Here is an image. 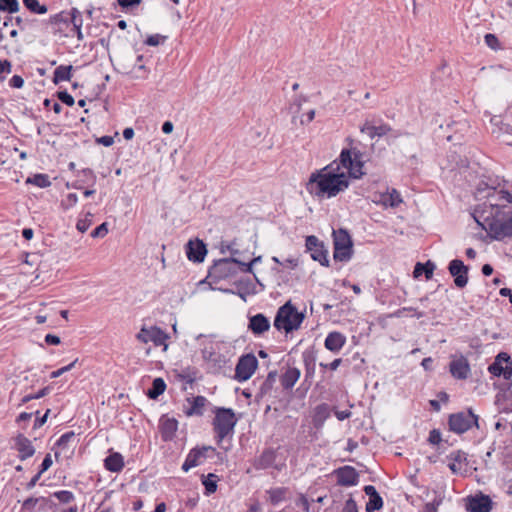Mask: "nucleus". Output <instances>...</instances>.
<instances>
[{"label":"nucleus","mask_w":512,"mask_h":512,"mask_svg":"<svg viewBox=\"0 0 512 512\" xmlns=\"http://www.w3.org/2000/svg\"><path fill=\"white\" fill-rule=\"evenodd\" d=\"M363 166L360 150L343 149L337 160L311 174L307 190L318 197H335L348 188V177L360 179L365 174Z\"/></svg>","instance_id":"obj_1"},{"label":"nucleus","mask_w":512,"mask_h":512,"mask_svg":"<svg viewBox=\"0 0 512 512\" xmlns=\"http://www.w3.org/2000/svg\"><path fill=\"white\" fill-rule=\"evenodd\" d=\"M304 317V314L298 312L295 306L288 301L277 310L274 327L288 334L300 328Z\"/></svg>","instance_id":"obj_2"},{"label":"nucleus","mask_w":512,"mask_h":512,"mask_svg":"<svg viewBox=\"0 0 512 512\" xmlns=\"http://www.w3.org/2000/svg\"><path fill=\"white\" fill-rule=\"evenodd\" d=\"M237 423L235 413L230 408H217L215 418L213 420V427L216 433L218 442H221L226 436L233 432Z\"/></svg>","instance_id":"obj_3"},{"label":"nucleus","mask_w":512,"mask_h":512,"mask_svg":"<svg viewBox=\"0 0 512 512\" xmlns=\"http://www.w3.org/2000/svg\"><path fill=\"white\" fill-rule=\"evenodd\" d=\"M334 252L336 261L348 262L353 255V242L350 234L345 229L333 231Z\"/></svg>","instance_id":"obj_4"},{"label":"nucleus","mask_w":512,"mask_h":512,"mask_svg":"<svg viewBox=\"0 0 512 512\" xmlns=\"http://www.w3.org/2000/svg\"><path fill=\"white\" fill-rule=\"evenodd\" d=\"M478 419V416L471 409L453 413L448 418L449 429L456 434H463L473 426L478 428Z\"/></svg>","instance_id":"obj_5"},{"label":"nucleus","mask_w":512,"mask_h":512,"mask_svg":"<svg viewBox=\"0 0 512 512\" xmlns=\"http://www.w3.org/2000/svg\"><path fill=\"white\" fill-rule=\"evenodd\" d=\"M169 338L168 334L157 326H143L140 331L136 334V339L143 343H153L154 346H163V350L166 351L168 345L166 343Z\"/></svg>","instance_id":"obj_6"},{"label":"nucleus","mask_w":512,"mask_h":512,"mask_svg":"<svg viewBox=\"0 0 512 512\" xmlns=\"http://www.w3.org/2000/svg\"><path fill=\"white\" fill-rule=\"evenodd\" d=\"M258 360L252 353L241 356L235 367V379L239 382L247 381L254 374Z\"/></svg>","instance_id":"obj_7"},{"label":"nucleus","mask_w":512,"mask_h":512,"mask_svg":"<svg viewBox=\"0 0 512 512\" xmlns=\"http://www.w3.org/2000/svg\"><path fill=\"white\" fill-rule=\"evenodd\" d=\"M305 246L314 261H318L322 266H329V260L327 257L328 251L322 241H320L316 236L310 235L306 237Z\"/></svg>","instance_id":"obj_8"},{"label":"nucleus","mask_w":512,"mask_h":512,"mask_svg":"<svg viewBox=\"0 0 512 512\" xmlns=\"http://www.w3.org/2000/svg\"><path fill=\"white\" fill-rule=\"evenodd\" d=\"M490 236L498 241L512 237V216L505 220H495L489 224Z\"/></svg>","instance_id":"obj_9"},{"label":"nucleus","mask_w":512,"mask_h":512,"mask_svg":"<svg viewBox=\"0 0 512 512\" xmlns=\"http://www.w3.org/2000/svg\"><path fill=\"white\" fill-rule=\"evenodd\" d=\"M208 452H214V448L211 446H203L202 448L192 449L182 465V470L187 472L191 468L201 465L207 458Z\"/></svg>","instance_id":"obj_10"},{"label":"nucleus","mask_w":512,"mask_h":512,"mask_svg":"<svg viewBox=\"0 0 512 512\" xmlns=\"http://www.w3.org/2000/svg\"><path fill=\"white\" fill-rule=\"evenodd\" d=\"M485 197L487 199L485 205L488 204L492 208L504 207L512 203V194L503 189L488 188Z\"/></svg>","instance_id":"obj_11"},{"label":"nucleus","mask_w":512,"mask_h":512,"mask_svg":"<svg viewBox=\"0 0 512 512\" xmlns=\"http://www.w3.org/2000/svg\"><path fill=\"white\" fill-rule=\"evenodd\" d=\"M337 484L340 486H355L359 482V473L352 466H343L334 471Z\"/></svg>","instance_id":"obj_12"},{"label":"nucleus","mask_w":512,"mask_h":512,"mask_svg":"<svg viewBox=\"0 0 512 512\" xmlns=\"http://www.w3.org/2000/svg\"><path fill=\"white\" fill-rule=\"evenodd\" d=\"M449 273L454 277L456 287L463 288L468 283V267L463 261L454 259L449 263Z\"/></svg>","instance_id":"obj_13"},{"label":"nucleus","mask_w":512,"mask_h":512,"mask_svg":"<svg viewBox=\"0 0 512 512\" xmlns=\"http://www.w3.org/2000/svg\"><path fill=\"white\" fill-rule=\"evenodd\" d=\"M235 265L240 266V261L234 257L221 259L213 266L210 274L217 278H226L236 272Z\"/></svg>","instance_id":"obj_14"},{"label":"nucleus","mask_w":512,"mask_h":512,"mask_svg":"<svg viewBox=\"0 0 512 512\" xmlns=\"http://www.w3.org/2000/svg\"><path fill=\"white\" fill-rule=\"evenodd\" d=\"M451 375L459 380H465L470 375V365L464 356L453 358L449 365Z\"/></svg>","instance_id":"obj_15"},{"label":"nucleus","mask_w":512,"mask_h":512,"mask_svg":"<svg viewBox=\"0 0 512 512\" xmlns=\"http://www.w3.org/2000/svg\"><path fill=\"white\" fill-rule=\"evenodd\" d=\"M14 447L18 451L19 459L22 461L32 457L35 453L32 442L23 434H18L14 438Z\"/></svg>","instance_id":"obj_16"},{"label":"nucleus","mask_w":512,"mask_h":512,"mask_svg":"<svg viewBox=\"0 0 512 512\" xmlns=\"http://www.w3.org/2000/svg\"><path fill=\"white\" fill-rule=\"evenodd\" d=\"M466 509L469 512H490L492 509V502L489 496L481 494L468 498Z\"/></svg>","instance_id":"obj_17"},{"label":"nucleus","mask_w":512,"mask_h":512,"mask_svg":"<svg viewBox=\"0 0 512 512\" xmlns=\"http://www.w3.org/2000/svg\"><path fill=\"white\" fill-rule=\"evenodd\" d=\"M206 253V246L201 240H190L186 245L187 257L193 262H202Z\"/></svg>","instance_id":"obj_18"},{"label":"nucleus","mask_w":512,"mask_h":512,"mask_svg":"<svg viewBox=\"0 0 512 512\" xmlns=\"http://www.w3.org/2000/svg\"><path fill=\"white\" fill-rule=\"evenodd\" d=\"M248 329L254 335H262L270 329V321L265 315L258 313L249 318Z\"/></svg>","instance_id":"obj_19"},{"label":"nucleus","mask_w":512,"mask_h":512,"mask_svg":"<svg viewBox=\"0 0 512 512\" xmlns=\"http://www.w3.org/2000/svg\"><path fill=\"white\" fill-rule=\"evenodd\" d=\"M346 343V337L337 331L330 332L324 342L325 348L333 353L339 352Z\"/></svg>","instance_id":"obj_20"},{"label":"nucleus","mask_w":512,"mask_h":512,"mask_svg":"<svg viewBox=\"0 0 512 512\" xmlns=\"http://www.w3.org/2000/svg\"><path fill=\"white\" fill-rule=\"evenodd\" d=\"M300 375L301 372L298 368L288 367L280 378L282 387L286 390L292 389L299 380Z\"/></svg>","instance_id":"obj_21"},{"label":"nucleus","mask_w":512,"mask_h":512,"mask_svg":"<svg viewBox=\"0 0 512 512\" xmlns=\"http://www.w3.org/2000/svg\"><path fill=\"white\" fill-rule=\"evenodd\" d=\"M391 131V128L387 124H382L379 126L371 125L370 123L366 122L361 127V132L368 135L371 139H374L375 137H382L388 134Z\"/></svg>","instance_id":"obj_22"},{"label":"nucleus","mask_w":512,"mask_h":512,"mask_svg":"<svg viewBox=\"0 0 512 512\" xmlns=\"http://www.w3.org/2000/svg\"><path fill=\"white\" fill-rule=\"evenodd\" d=\"M178 422L174 418L161 419V434L165 441L171 440L177 431Z\"/></svg>","instance_id":"obj_23"},{"label":"nucleus","mask_w":512,"mask_h":512,"mask_svg":"<svg viewBox=\"0 0 512 512\" xmlns=\"http://www.w3.org/2000/svg\"><path fill=\"white\" fill-rule=\"evenodd\" d=\"M124 466V460L121 454L113 453L105 459V467L111 472H119Z\"/></svg>","instance_id":"obj_24"},{"label":"nucleus","mask_w":512,"mask_h":512,"mask_svg":"<svg viewBox=\"0 0 512 512\" xmlns=\"http://www.w3.org/2000/svg\"><path fill=\"white\" fill-rule=\"evenodd\" d=\"M380 201L386 207L395 208L402 203V197L396 189H392L387 194H383Z\"/></svg>","instance_id":"obj_25"},{"label":"nucleus","mask_w":512,"mask_h":512,"mask_svg":"<svg viewBox=\"0 0 512 512\" xmlns=\"http://www.w3.org/2000/svg\"><path fill=\"white\" fill-rule=\"evenodd\" d=\"M72 65H60L54 70L53 83L58 84L62 81H69L71 79Z\"/></svg>","instance_id":"obj_26"},{"label":"nucleus","mask_w":512,"mask_h":512,"mask_svg":"<svg viewBox=\"0 0 512 512\" xmlns=\"http://www.w3.org/2000/svg\"><path fill=\"white\" fill-rule=\"evenodd\" d=\"M329 415H330V412H329L328 405H326V404L318 405L315 408V413L313 416L314 426L317 428L321 427L323 425V423L325 422V420L329 417Z\"/></svg>","instance_id":"obj_27"},{"label":"nucleus","mask_w":512,"mask_h":512,"mask_svg":"<svg viewBox=\"0 0 512 512\" xmlns=\"http://www.w3.org/2000/svg\"><path fill=\"white\" fill-rule=\"evenodd\" d=\"M277 378V372L276 371H270L266 377V379L262 382L258 396L263 398L267 394H269L273 388L274 383L276 382Z\"/></svg>","instance_id":"obj_28"},{"label":"nucleus","mask_w":512,"mask_h":512,"mask_svg":"<svg viewBox=\"0 0 512 512\" xmlns=\"http://www.w3.org/2000/svg\"><path fill=\"white\" fill-rule=\"evenodd\" d=\"M207 399L203 396H196L191 402V407L186 411L187 415H202Z\"/></svg>","instance_id":"obj_29"},{"label":"nucleus","mask_w":512,"mask_h":512,"mask_svg":"<svg viewBox=\"0 0 512 512\" xmlns=\"http://www.w3.org/2000/svg\"><path fill=\"white\" fill-rule=\"evenodd\" d=\"M27 184L35 185L39 188H47L51 185L50 178L47 174H34L26 179Z\"/></svg>","instance_id":"obj_30"},{"label":"nucleus","mask_w":512,"mask_h":512,"mask_svg":"<svg viewBox=\"0 0 512 512\" xmlns=\"http://www.w3.org/2000/svg\"><path fill=\"white\" fill-rule=\"evenodd\" d=\"M166 384L162 378H155L152 382V388L148 390V397L150 399H156L164 393Z\"/></svg>","instance_id":"obj_31"},{"label":"nucleus","mask_w":512,"mask_h":512,"mask_svg":"<svg viewBox=\"0 0 512 512\" xmlns=\"http://www.w3.org/2000/svg\"><path fill=\"white\" fill-rule=\"evenodd\" d=\"M434 270H435V264L431 261H427L425 264L417 263L414 268L413 274H414V277H418L424 272L426 278L430 279L433 275Z\"/></svg>","instance_id":"obj_32"},{"label":"nucleus","mask_w":512,"mask_h":512,"mask_svg":"<svg viewBox=\"0 0 512 512\" xmlns=\"http://www.w3.org/2000/svg\"><path fill=\"white\" fill-rule=\"evenodd\" d=\"M501 360H504L506 362H509L510 357L506 353H500L493 364H491L488 368L489 372L493 374L494 376H501V373H503L504 366L501 364Z\"/></svg>","instance_id":"obj_33"},{"label":"nucleus","mask_w":512,"mask_h":512,"mask_svg":"<svg viewBox=\"0 0 512 512\" xmlns=\"http://www.w3.org/2000/svg\"><path fill=\"white\" fill-rule=\"evenodd\" d=\"M25 7L35 14H45L48 9L45 5L40 4L38 0H23Z\"/></svg>","instance_id":"obj_34"},{"label":"nucleus","mask_w":512,"mask_h":512,"mask_svg":"<svg viewBox=\"0 0 512 512\" xmlns=\"http://www.w3.org/2000/svg\"><path fill=\"white\" fill-rule=\"evenodd\" d=\"M286 488H274L268 491L270 502L276 505L285 499Z\"/></svg>","instance_id":"obj_35"},{"label":"nucleus","mask_w":512,"mask_h":512,"mask_svg":"<svg viewBox=\"0 0 512 512\" xmlns=\"http://www.w3.org/2000/svg\"><path fill=\"white\" fill-rule=\"evenodd\" d=\"M383 506V500L380 495L370 497L366 504V512H374Z\"/></svg>","instance_id":"obj_36"},{"label":"nucleus","mask_w":512,"mask_h":512,"mask_svg":"<svg viewBox=\"0 0 512 512\" xmlns=\"http://www.w3.org/2000/svg\"><path fill=\"white\" fill-rule=\"evenodd\" d=\"M19 10L18 0H0V11L15 13Z\"/></svg>","instance_id":"obj_37"},{"label":"nucleus","mask_w":512,"mask_h":512,"mask_svg":"<svg viewBox=\"0 0 512 512\" xmlns=\"http://www.w3.org/2000/svg\"><path fill=\"white\" fill-rule=\"evenodd\" d=\"M202 357L208 362H219V355L216 353L215 348L211 346H207L202 350Z\"/></svg>","instance_id":"obj_38"},{"label":"nucleus","mask_w":512,"mask_h":512,"mask_svg":"<svg viewBox=\"0 0 512 512\" xmlns=\"http://www.w3.org/2000/svg\"><path fill=\"white\" fill-rule=\"evenodd\" d=\"M53 496L56 497L61 503L65 504L70 503L75 499L74 494L68 490L56 491L53 493Z\"/></svg>","instance_id":"obj_39"},{"label":"nucleus","mask_w":512,"mask_h":512,"mask_svg":"<svg viewBox=\"0 0 512 512\" xmlns=\"http://www.w3.org/2000/svg\"><path fill=\"white\" fill-rule=\"evenodd\" d=\"M93 214L87 213L83 219L78 220L76 228L81 233L86 232L92 224Z\"/></svg>","instance_id":"obj_40"},{"label":"nucleus","mask_w":512,"mask_h":512,"mask_svg":"<svg viewBox=\"0 0 512 512\" xmlns=\"http://www.w3.org/2000/svg\"><path fill=\"white\" fill-rule=\"evenodd\" d=\"M216 477L214 474H209L207 477H204L202 483L206 489L207 494H212L217 489V484L215 480H212V478Z\"/></svg>","instance_id":"obj_41"},{"label":"nucleus","mask_w":512,"mask_h":512,"mask_svg":"<svg viewBox=\"0 0 512 512\" xmlns=\"http://www.w3.org/2000/svg\"><path fill=\"white\" fill-rule=\"evenodd\" d=\"M484 40H485L486 45L489 48H491L493 50L501 49L500 41L496 35L488 33L485 35Z\"/></svg>","instance_id":"obj_42"},{"label":"nucleus","mask_w":512,"mask_h":512,"mask_svg":"<svg viewBox=\"0 0 512 512\" xmlns=\"http://www.w3.org/2000/svg\"><path fill=\"white\" fill-rule=\"evenodd\" d=\"M71 23L73 25V28H78L79 26L83 25V19L81 12L77 8H72L71 12Z\"/></svg>","instance_id":"obj_43"},{"label":"nucleus","mask_w":512,"mask_h":512,"mask_svg":"<svg viewBox=\"0 0 512 512\" xmlns=\"http://www.w3.org/2000/svg\"><path fill=\"white\" fill-rule=\"evenodd\" d=\"M108 233V226H107V223L104 222L102 223L101 225H99L97 228H95L92 232H91V237L92 238H98V237H104L106 236Z\"/></svg>","instance_id":"obj_44"},{"label":"nucleus","mask_w":512,"mask_h":512,"mask_svg":"<svg viewBox=\"0 0 512 512\" xmlns=\"http://www.w3.org/2000/svg\"><path fill=\"white\" fill-rule=\"evenodd\" d=\"M165 39H166L165 36H162V35H159V34H154V35L148 36V38L146 39L145 43L147 45H149V46H158L159 44L164 42Z\"/></svg>","instance_id":"obj_45"},{"label":"nucleus","mask_w":512,"mask_h":512,"mask_svg":"<svg viewBox=\"0 0 512 512\" xmlns=\"http://www.w3.org/2000/svg\"><path fill=\"white\" fill-rule=\"evenodd\" d=\"M57 96L67 106H73L75 103L74 98L67 91H60L57 93Z\"/></svg>","instance_id":"obj_46"},{"label":"nucleus","mask_w":512,"mask_h":512,"mask_svg":"<svg viewBox=\"0 0 512 512\" xmlns=\"http://www.w3.org/2000/svg\"><path fill=\"white\" fill-rule=\"evenodd\" d=\"M12 71V65L8 60H0V82L5 79L3 74H9Z\"/></svg>","instance_id":"obj_47"},{"label":"nucleus","mask_w":512,"mask_h":512,"mask_svg":"<svg viewBox=\"0 0 512 512\" xmlns=\"http://www.w3.org/2000/svg\"><path fill=\"white\" fill-rule=\"evenodd\" d=\"M261 256H258L254 259H252L249 263L241 262L240 261V270L245 273H252L253 271V264L260 262Z\"/></svg>","instance_id":"obj_48"},{"label":"nucleus","mask_w":512,"mask_h":512,"mask_svg":"<svg viewBox=\"0 0 512 512\" xmlns=\"http://www.w3.org/2000/svg\"><path fill=\"white\" fill-rule=\"evenodd\" d=\"M78 201V196L77 194L75 193H69L67 196H66V199L63 200L62 202V205L68 209V208H71L72 206H74Z\"/></svg>","instance_id":"obj_49"},{"label":"nucleus","mask_w":512,"mask_h":512,"mask_svg":"<svg viewBox=\"0 0 512 512\" xmlns=\"http://www.w3.org/2000/svg\"><path fill=\"white\" fill-rule=\"evenodd\" d=\"M271 461H272V453L264 452L259 459V467L266 468L270 465Z\"/></svg>","instance_id":"obj_50"},{"label":"nucleus","mask_w":512,"mask_h":512,"mask_svg":"<svg viewBox=\"0 0 512 512\" xmlns=\"http://www.w3.org/2000/svg\"><path fill=\"white\" fill-rule=\"evenodd\" d=\"M74 436V432H67L58 439L56 445L59 447H65L69 441L74 438Z\"/></svg>","instance_id":"obj_51"},{"label":"nucleus","mask_w":512,"mask_h":512,"mask_svg":"<svg viewBox=\"0 0 512 512\" xmlns=\"http://www.w3.org/2000/svg\"><path fill=\"white\" fill-rule=\"evenodd\" d=\"M341 512H358L357 504L352 497L346 500Z\"/></svg>","instance_id":"obj_52"},{"label":"nucleus","mask_w":512,"mask_h":512,"mask_svg":"<svg viewBox=\"0 0 512 512\" xmlns=\"http://www.w3.org/2000/svg\"><path fill=\"white\" fill-rule=\"evenodd\" d=\"M410 311H414L415 312L414 316H416L418 319L423 317V312H416L415 309L412 307H404L402 309H399L393 315L395 317H403L406 312H410Z\"/></svg>","instance_id":"obj_53"},{"label":"nucleus","mask_w":512,"mask_h":512,"mask_svg":"<svg viewBox=\"0 0 512 512\" xmlns=\"http://www.w3.org/2000/svg\"><path fill=\"white\" fill-rule=\"evenodd\" d=\"M441 433L439 430L437 429H433L430 433H429V438H428V441L429 443L433 444V445H437L441 442Z\"/></svg>","instance_id":"obj_54"},{"label":"nucleus","mask_w":512,"mask_h":512,"mask_svg":"<svg viewBox=\"0 0 512 512\" xmlns=\"http://www.w3.org/2000/svg\"><path fill=\"white\" fill-rule=\"evenodd\" d=\"M450 458L458 463V464H461L462 462L466 461V453H464L463 451H456V452H452L450 454Z\"/></svg>","instance_id":"obj_55"},{"label":"nucleus","mask_w":512,"mask_h":512,"mask_svg":"<svg viewBox=\"0 0 512 512\" xmlns=\"http://www.w3.org/2000/svg\"><path fill=\"white\" fill-rule=\"evenodd\" d=\"M9 85L13 88H22L23 85H24V80L21 76L19 75H14L10 81H9Z\"/></svg>","instance_id":"obj_56"},{"label":"nucleus","mask_w":512,"mask_h":512,"mask_svg":"<svg viewBox=\"0 0 512 512\" xmlns=\"http://www.w3.org/2000/svg\"><path fill=\"white\" fill-rule=\"evenodd\" d=\"M52 463H53V461H52L51 455L47 454L42 461L41 468H40L39 472L44 473L45 471H47L51 467Z\"/></svg>","instance_id":"obj_57"},{"label":"nucleus","mask_w":512,"mask_h":512,"mask_svg":"<svg viewBox=\"0 0 512 512\" xmlns=\"http://www.w3.org/2000/svg\"><path fill=\"white\" fill-rule=\"evenodd\" d=\"M96 142H97L98 144H102V145H103V146H105V147H110V146H112V145H113V143H114V138H113L112 136H108V135H106V136H102V137H100V138H97V139H96Z\"/></svg>","instance_id":"obj_58"},{"label":"nucleus","mask_w":512,"mask_h":512,"mask_svg":"<svg viewBox=\"0 0 512 512\" xmlns=\"http://www.w3.org/2000/svg\"><path fill=\"white\" fill-rule=\"evenodd\" d=\"M296 505L301 507L305 512H309V510H310L309 501L303 495L297 500Z\"/></svg>","instance_id":"obj_59"},{"label":"nucleus","mask_w":512,"mask_h":512,"mask_svg":"<svg viewBox=\"0 0 512 512\" xmlns=\"http://www.w3.org/2000/svg\"><path fill=\"white\" fill-rule=\"evenodd\" d=\"M142 2V0H117V3L122 8H129L135 5H139Z\"/></svg>","instance_id":"obj_60"},{"label":"nucleus","mask_w":512,"mask_h":512,"mask_svg":"<svg viewBox=\"0 0 512 512\" xmlns=\"http://www.w3.org/2000/svg\"><path fill=\"white\" fill-rule=\"evenodd\" d=\"M45 342L49 345H58L60 344L61 340L58 336L53 334H47L45 336Z\"/></svg>","instance_id":"obj_61"},{"label":"nucleus","mask_w":512,"mask_h":512,"mask_svg":"<svg viewBox=\"0 0 512 512\" xmlns=\"http://www.w3.org/2000/svg\"><path fill=\"white\" fill-rule=\"evenodd\" d=\"M49 413H50V409H48V410L46 411V413H45L42 417L37 418V419L35 420V423H34V428H35V429H36V428H39V427H41L42 425H44V424H45V422L47 421V417H48Z\"/></svg>","instance_id":"obj_62"},{"label":"nucleus","mask_w":512,"mask_h":512,"mask_svg":"<svg viewBox=\"0 0 512 512\" xmlns=\"http://www.w3.org/2000/svg\"><path fill=\"white\" fill-rule=\"evenodd\" d=\"M39 501L38 498H28L24 501L23 503V507L26 508V509H32L35 507V505L37 504V502Z\"/></svg>","instance_id":"obj_63"},{"label":"nucleus","mask_w":512,"mask_h":512,"mask_svg":"<svg viewBox=\"0 0 512 512\" xmlns=\"http://www.w3.org/2000/svg\"><path fill=\"white\" fill-rule=\"evenodd\" d=\"M335 416L337 417L338 420L343 421L351 416V412L349 410L336 411Z\"/></svg>","instance_id":"obj_64"}]
</instances>
